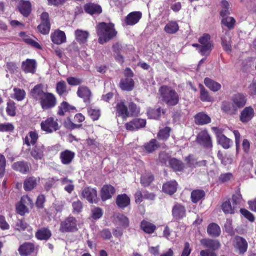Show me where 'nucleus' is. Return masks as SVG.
Masks as SVG:
<instances>
[{
    "label": "nucleus",
    "mask_w": 256,
    "mask_h": 256,
    "mask_svg": "<svg viewBox=\"0 0 256 256\" xmlns=\"http://www.w3.org/2000/svg\"><path fill=\"white\" fill-rule=\"evenodd\" d=\"M96 31L98 37V42L101 44L106 43L117 34L114 24L111 22H100L96 26Z\"/></svg>",
    "instance_id": "obj_1"
},
{
    "label": "nucleus",
    "mask_w": 256,
    "mask_h": 256,
    "mask_svg": "<svg viewBox=\"0 0 256 256\" xmlns=\"http://www.w3.org/2000/svg\"><path fill=\"white\" fill-rule=\"evenodd\" d=\"M162 100L168 106L176 105L179 100L178 93L170 87L166 86H162L159 89Z\"/></svg>",
    "instance_id": "obj_2"
},
{
    "label": "nucleus",
    "mask_w": 256,
    "mask_h": 256,
    "mask_svg": "<svg viewBox=\"0 0 256 256\" xmlns=\"http://www.w3.org/2000/svg\"><path fill=\"white\" fill-rule=\"evenodd\" d=\"M78 230L77 220L74 216H68L60 224V231L62 232H76Z\"/></svg>",
    "instance_id": "obj_3"
},
{
    "label": "nucleus",
    "mask_w": 256,
    "mask_h": 256,
    "mask_svg": "<svg viewBox=\"0 0 256 256\" xmlns=\"http://www.w3.org/2000/svg\"><path fill=\"white\" fill-rule=\"evenodd\" d=\"M172 216L174 221H179L186 216V206L179 202H176L172 209Z\"/></svg>",
    "instance_id": "obj_4"
},
{
    "label": "nucleus",
    "mask_w": 256,
    "mask_h": 256,
    "mask_svg": "<svg viewBox=\"0 0 256 256\" xmlns=\"http://www.w3.org/2000/svg\"><path fill=\"white\" fill-rule=\"evenodd\" d=\"M199 42L201 44L200 49L199 52L201 54L208 56L212 50V45L210 41V36L205 34L198 39Z\"/></svg>",
    "instance_id": "obj_5"
},
{
    "label": "nucleus",
    "mask_w": 256,
    "mask_h": 256,
    "mask_svg": "<svg viewBox=\"0 0 256 256\" xmlns=\"http://www.w3.org/2000/svg\"><path fill=\"white\" fill-rule=\"evenodd\" d=\"M43 110H48L54 107L56 104V99L52 93L46 92L39 100Z\"/></svg>",
    "instance_id": "obj_6"
},
{
    "label": "nucleus",
    "mask_w": 256,
    "mask_h": 256,
    "mask_svg": "<svg viewBox=\"0 0 256 256\" xmlns=\"http://www.w3.org/2000/svg\"><path fill=\"white\" fill-rule=\"evenodd\" d=\"M233 246L236 250H238L239 254H244L247 250L248 244L242 237L236 236L233 241Z\"/></svg>",
    "instance_id": "obj_7"
},
{
    "label": "nucleus",
    "mask_w": 256,
    "mask_h": 256,
    "mask_svg": "<svg viewBox=\"0 0 256 256\" xmlns=\"http://www.w3.org/2000/svg\"><path fill=\"white\" fill-rule=\"evenodd\" d=\"M42 130L48 133H52L58 130V124L56 120L53 118H48L40 124Z\"/></svg>",
    "instance_id": "obj_8"
},
{
    "label": "nucleus",
    "mask_w": 256,
    "mask_h": 256,
    "mask_svg": "<svg viewBox=\"0 0 256 256\" xmlns=\"http://www.w3.org/2000/svg\"><path fill=\"white\" fill-rule=\"evenodd\" d=\"M41 23L38 26V31L44 34H47L49 33L50 28V24L49 20L48 13L44 12L40 16Z\"/></svg>",
    "instance_id": "obj_9"
},
{
    "label": "nucleus",
    "mask_w": 256,
    "mask_h": 256,
    "mask_svg": "<svg viewBox=\"0 0 256 256\" xmlns=\"http://www.w3.org/2000/svg\"><path fill=\"white\" fill-rule=\"evenodd\" d=\"M29 202L31 204H32V200L28 196H22L21 198L20 202L18 203L16 206V212L22 216H24L26 213L28 212V209L26 206Z\"/></svg>",
    "instance_id": "obj_10"
},
{
    "label": "nucleus",
    "mask_w": 256,
    "mask_h": 256,
    "mask_svg": "<svg viewBox=\"0 0 256 256\" xmlns=\"http://www.w3.org/2000/svg\"><path fill=\"white\" fill-rule=\"evenodd\" d=\"M197 142L205 148H209L212 146L211 138L206 130L200 132L197 136Z\"/></svg>",
    "instance_id": "obj_11"
},
{
    "label": "nucleus",
    "mask_w": 256,
    "mask_h": 256,
    "mask_svg": "<svg viewBox=\"0 0 256 256\" xmlns=\"http://www.w3.org/2000/svg\"><path fill=\"white\" fill-rule=\"evenodd\" d=\"M216 134L218 143L224 148H228L232 142L231 140L222 134V131L217 128H213Z\"/></svg>",
    "instance_id": "obj_12"
},
{
    "label": "nucleus",
    "mask_w": 256,
    "mask_h": 256,
    "mask_svg": "<svg viewBox=\"0 0 256 256\" xmlns=\"http://www.w3.org/2000/svg\"><path fill=\"white\" fill-rule=\"evenodd\" d=\"M82 195L91 204L97 202V192L94 188L90 187L85 188L82 191Z\"/></svg>",
    "instance_id": "obj_13"
},
{
    "label": "nucleus",
    "mask_w": 256,
    "mask_h": 256,
    "mask_svg": "<svg viewBox=\"0 0 256 256\" xmlns=\"http://www.w3.org/2000/svg\"><path fill=\"white\" fill-rule=\"evenodd\" d=\"M35 246L31 242H24L20 244L18 251L21 256H28L34 252Z\"/></svg>",
    "instance_id": "obj_14"
},
{
    "label": "nucleus",
    "mask_w": 256,
    "mask_h": 256,
    "mask_svg": "<svg viewBox=\"0 0 256 256\" xmlns=\"http://www.w3.org/2000/svg\"><path fill=\"white\" fill-rule=\"evenodd\" d=\"M200 242L202 245L205 248H208L212 252L218 250L221 246L220 241L217 240L202 238Z\"/></svg>",
    "instance_id": "obj_15"
},
{
    "label": "nucleus",
    "mask_w": 256,
    "mask_h": 256,
    "mask_svg": "<svg viewBox=\"0 0 256 256\" xmlns=\"http://www.w3.org/2000/svg\"><path fill=\"white\" fill-rule=\"evenodd\" d=\"M116 116H120L124 120L130 116V113L127 106L125 104L124 100H121L116 104Z\"/></svg>",
    "instance_id": "obj_16"
},
{
    "label": "nucleus",
    "mask_w": 256,
    "mask_h": 256,
    "mask_svg": "<svg viewBox=\"0 0 256 256\" xmlns=\"http://www.w3.org/2000/svg\"><path fill=\"white\" fill-rule=\"evenodd\" d=\"M146 120L144 119L135 118L126 124L128 130H134L145 126Z\"/></svg>",
    "instance_id": "obj_17"
},
{
    "label": "nucleus",
    "mask_w": 256,
    "mask_h": 256,
    "mask_svg": "<svg viewBox=\"0 0 256 256\" xmlns=\"http://www.w3.org/2000/svg\"><path fill=\"white\" fill-rule=\"evenodd\" d=\"M52 236V232L48 227H42L38 228L36 232L35 236L38 240H48Z\"/></svg>",
    "instance_id": "obj_18"
},
{
    "label": "nucleus",
    "mask_w": 256,
    "mask_h": 256,
    "mask_svg": "<svg viewBox=\"0 0 256 256\" xmlns=\"http://www.w3.org/2000/svg\"><path fill=\"white\" fill-rule=\"evenodd\" d=\"M75 154L74 152L66 150L60 153V158L62 163L65 165L70 164L73 160Z\"/></svg>",
    "instance_id": "obj_19"
},
{
    "label": "nucleus",
    "mask_w": 256,
    "mask_h": 256,
    "mask_svg": "<svg viewBox=\"0 0 256 256\" xmlns=\"http://www.w3.org/2000/svg\"><path fill=\"white\" fill-rule=\"evenodd\" d=\"M114 188L111 185H104L100 191V196L102 201H106L110 198L115 193Z\"/></svg>",
    "instance_id": "obj_20"
},
{
    "label": "nucleus",
    "mask_w": 256,
    "mask_h": 256,
    "mask_svg": "<svg viewBox=\"0 0 256 256\" xmlns=\"http://www.w3.org/2000/svg\"><path fill=\"white\" fill-rule=\"evenodd\" d=\"M254 114L253 108L251 106H246L241 112L240 120L242 122H247L253 118Z\"/></svg>",
    "instance_id": "obj_21"
},
{
    "label": "nucleus",
    "mask_w": 256,
    "mask_h": 256,
    "mask_svg": "<svg viewBox=\"0 0 256 256\" xmlns=\"http://www.w3.org/2000/svg\"><path fill=\"white\" fill-rule=\"evenodd\" d=\"M78 96L82 98L85 102H89L92 96L90 90L86 86H82L78 88Z\"/></svg>",
    "instance_id": "obj_22"
},
{
    "label": "nucleus",
    "mask_w": 256,
    "mask_h": 256,
    "mask_svg": "<svg viewBox=\"0 0 256 256\" xmlns=\"http://www.w3.org/2000/svg\"><path fill=\"white\" fill-rule=\"evenodd\" d=\"M142 16V14L140 12H131L126 16L125 22L127 25L132 26L137 24Z\"/></svg>",
    "instance_id": "obj_23"
},
{
    "label": "nucleus",
    "mask_w": 256,
    "mask_h": 256,
    "mask_svg": "<svg viewBox=\"0 0 256 256\" xmlns=\"http://www.w3.org/2000/svg\"><path fill=\"white\" fill-rule=\"evenodd\" d=\"M50 38L52 42L56 44H60L66 40L65 33L60 30H56L52 33Z\"/></svg>",
    "instance_id": "obj_24"
},
{
    "label": "nucleus",
    "mask_w": 256,
    "mask_h": 256,
    "mask_svg": "<svg viewBox=\"0 0 256 256\" xmlns=\"http://www.w3.org/2000/svg\"><path fill=\"white\" fill-rule=\"evenodd\" d=\"M36 62L34 60L27 59L23 62L22 65V70L26 73H34L36 72Z\"/></svg>",
    "instance_id": "obj_25"
},
{
    "label": "nucleus",
    "mask_w": 256,
    "mask_h": 256,
    "mask_svg": "<svg viewBox=\"0 0 256 256\" xmlns=\"http://www.w3.org/2000/svg\"><path fill=\"white\" fill-rule=\"evenodd\" d=\"M232 100L234 103L235 106L238 109L245 106L246 98L243 94L238 93L232 96Z\"/></svg>",
    "instance_id": "obj_26"
},
{
    "label": "nucleus",
    "mask_w": 256,
    "mask_h": 256,
    "mask_svg": "<svg viewBox=\"0 0 256 256\" xmlns=\"http://www.w3.org/2000/svg\"><path fill=\"white\" fill-rule=\"evenodd\" d=\"M116 202L118 208H124L130 204V198L125 194H118L116 196Z\"/></svg>",
    "instance_id": "obj_27"
},
{
    "label": "nucleus",
    "mask_w": 256,
    "mask_h": 256,
    "mask_svg": "<svg viewBox=\"0 0 256 256\" xmlns=\"http://www.w3.org/2000/svg\"><path fill=\"white\" fill-rule=\"evenodd\" d=\"M208 234L213 238H216L220 236L221 230L220 226L214 222L210 223L207 227Z\"/></svg>",
    "instance_id": "obj_28"
},
{
    "label": "nucleus",
    "mask_w": 256,
    "mask_h": 256,
    "mask_svg": "<svg viewBox=\"0 0 256 256\" xmlns=\"http://www.w3.org/2000/svg\"><path fill=\"white\" fill-rule=\"evenodd\" d=\"M140 228L145 233L152 234L155 232L156 227L154 224L144 220L140 222Z\"/></svg>",
    "instance_id": "obj_29"
},
{
    "label": "nucleus",
    "mask_w": 256,
    "mask_h": 256,
    "mask_svg": "<svg viewBox=\"0 0 256 256\" xmlns=\"http://www.w3.org/2000/svg\"><path fill=\"white\" fill-rule=\"evenodd\" d=\"M44 145H36L32 150L30 154L35 160H42L44 156Z\"/></svg>",
    "instance_id": "obj_30"
},
{
    "label": "nucleus",
    "mask_w": 256,
    "mask_h": 256,
    "mask_svg": "<svg viewBox=\"0 0 256 256\" xmlns=\"http://www.w3.org/2000/svg\"><path fill=\"white\" fill-rule=\"evenodd\" d=\"M177 185L175 180L166 182L162 186V191L166 194L172 195L176 192Z\"/></svg>",
    "instance_id": "obj_31"
},
{
    "label": "nucleus",
    "mask_w": 256,
    "mask_h": 256,
    "mask_svg": "<svg viewBox=\"0 0 256 256\" xmlns=\"http://www.w3.org/2000/svg\"><path fill=\"white\" fill-rule=\"evenodd\" d=\"M31 6L28 1L21 0L18 6L20 12L24 16H28L30 12Z\"/></svg>",
    "instance_id": "obj_32"
},
{
    "label": "nucleus",
    "mask_w": 256,
    "mask_h": 256,
    "mask_svg": "<svg viewBox=\"0 0 256 256\" xmlns=\"http://www.w3.org/2000/svg\"><path fill=\"white\" fill-rule=\"evenodd\" d=\"M84 10L86 12L90 14H100L102 12V9L100 5L90 3L85 5Z\"/></svg>",
    "instance_id": "obj_33"
},
{
    "label": "nucleus",
    "mask_w": 256,
    "mask_h": 256,
    "mask_svg": "<svg viewBox=\"0 0 256 256\" xmlns=\"http://www.w3.org/2000/svg\"><path fill=\"white\" fill-rule=\"evenodd\" d=\"M46 92L43 90L42 84L36 85L31 90V94L32 98L40 100Z\"/></svg>",
    "instance_id": "obj_34"
},
{
    "label": "nucleus",
    "mask_w": 256,
    "mask_h": 256,
    "mask_svg": "<svg viewBox=\"0 0 256 256\" xmlns=\"http://www.w3.org/2000/svg\"><path fill=\"white\" fill-rule=\"evenodd\" d=\"M120 86L124 90L130 91L134 87V81L132 78L122 79L120 82Z\"/></svg>",
    "instance_id": "obj_35"
},
{
    "label": "nucleus",
    "mask_w": 256,
    "mask_h": 256,
    "mask_svg": "<svg viewBox=\"0 0 256 256\" xmlns=\"http://www.w3.org/2000/svg\"><path fill=\"white\" fill-rule=\"evenodd\" d=\"M222 110L226 113L230 114H234L238 111V108L234 106V103L224 102L222 103Z\"/></svg>",
    "instance_id": "obj_36"
},
{
    "label": "nucleus",
    "mask_w": 256,
    "mask_h": 256,
    "mask_svg": "<svg viewBox=\"0 0 256 256\" xmlns=\"http://www.w3.org/2000/svg\"><path fill=\"white\" fill-rule=\"evenodd\" d=\"M222 210L226 214H234L236 210V206L232 205L230 200L224 202L221 206Z\"/></svg>",
    "instance_id": "obj_37"
},
{
    "label": "nucleus",
    "mask_w": 256,
    "mask_h": 256,
    "mask_svg": "<svg viewBox=\"0 0 256 256\" xmlns=\"http://www.w3.org/2000/svg\"><path fill=\"white\" fill-rule=\"evenodd\" d=\"M206 196L205 192L202 190H194L190 194L192 202L194 204H196L202 198Z\"/></svg>",
    "instance_id": "obj_38"
},
{
    "label": "nucleus",
    "mask_w": 256,
    "mask_h": 256,
    "mask_svg": "<svg viewBox=\"0 0 256 256\" xmlns=\"http://www.w3.org/2000/svg\"><path fill=\"white\" fill-rule=\"evenodd\" d=\"M196 123L198 124H208L210 122V118L206 114L203 112H199L195 117Z\"/></svg>",
    "instance_id": "obj_39"
},
{
    "label": "nucleus",
    "mask_w": 256,
    "mask_h": 256,
    "mask_svg": "<svg viewBox=\"0 0 256 256\" xmlns=\"http://www.w3.org/2000/svg\"><path fill=\"white\" fill-rule=\"evenodd\" d=\"M169 164L172 170L176 172L182 171L184 168L183 162L176 158H170L169 160Z\"/></svg>",
    "instance_id": "obj_40"
},
{
    "label": "nucleus",
    "mask_w": 256,
    "mask_h": 256,
    "mask_svg": "<svg viewBox=\"0 0 256 256\" xmlns=\"http://www.w3.org/2000/svg\"><path fill=\"white\" fill-rule=\"evenodd\" d=\"M12 167L16 170L24 173L29 170L30 166L26 162L20 161L14 162Z\"/></svg>",
    "instance_id": "obj_41"
},
{
    "label": "nucleus",
    "mask_w": 256,
    "mask_h": 256,
    "mask_svg": "<svg viewBox=\"0 0 256 256\" xmlns=\"http://www.w3.org/2000/svg\"><path fill=\"white\" fill-rule=\"evenodd\" d=\"M204 82L205 85L213 92H217L221 88V85L220 84L208 78H205Z\"/></svg>",
    "instance_id": "obj_42"
},
{
    "label": "nucleus",
    "mask_w": 256,
    "mask_h": 256,
    "mask_svg": "<svg viewBox=\"0 0 256 256\" xmlns=\"http://www.w3.org/2000/svg\"><path fill=\"white\" fill-rule=\"evenodd\" d=\"M184 160L186 162V165L188 167L192 168L196 167V165L202 166L205 165L206 164V162L204 160L198 162L192 155H189L185 157Z\"/></svg>",
    "instance_id": "obj_43"
},
{
    "label": "nucleus",
    "mask_w": 256,
    "mask_h": 256,
    "mask_svg": "<svg viewBox=\"0 0 256 256\" xmlns=\"http://www.w3.org/2000/svg\"><path fill=\"white\" fill-rule=\"evenodd\" d=\"M76 40L80 44H84L87 42L89 34L86 31L77 30L75 32Z\"/></svg>",
    "instance_id": "obj_44"
},
{
    "label": "nucleus",
    "mask_w": 256,
    "mask_h": 256,
    "mask_svg": "<svg viewBox=\"0 0 256 256\" xmlns=\"http://www.w3.org/2000/svg\"><path fill=\"white\" fill-rule=\"evenodd\" d=\"M222 44L225 51L228 52H231V38L228 34L226 33L222 38Z\"/></svg>",
    "instance_id": "obj_45"
},
{
    "label": "nucleus",
    "mask_w": 256,
    "mask_h": 256,
    "mask_svg": "<svg viewBox=\"0 0 256 256\" xmlns=\"http://www.w3.org/2000/svg\"><path fill=\"white\" fill-rule=\"evenodd\" d=\"M20 36L22 38L24 42L26 44L38 49H41L40 46L36 41L30 38V36H26L24 32H20Z\"/></svg>",
    "instance_id": "obj_46"
},
{
    "label": "nucleus",
    "mask_w": 256,
    "mask_h": 256,
    "mask_svg": "<svg viewBox=\"0 0 256 256\" xmlns=\"http://www.w3.org/2000/svg\"><path fill=\"white\" fill-rule=\"evenodd\" d=\"M20 36L22 38L24 42L26 44L38 49H41L40 46L36 41L30 38V36H26L24 32H20Z\"/></svg>",
    "instance_id": "obj_47"
},
{
    "label": "nucleus",
    "mask_w": 256,
    "mask_h": 256,
    "mask_svg": "<svg viewBox=\"0 0 256 256\" xmlns=\"http://www.w3.org/2000/svg\"><path fill=\"white\" fill-rule=\"evenodd\" d=\"M179 30V26L176 22L172 21L168 22L164 28V30L168 34L176 33Z\"/></svg>",
    "instance_id": "obj_48"
},
{
    "label": "nucleus",
    "mask_w": 256,
    "mask_h": 256,
    "mask_svg": "<svg viewBox=\"0 0 256 256\" xmlns=\"http://www.w3.org/2000/svg\"><path fill=\"white\" fill-rule=\"evenodd\" d=\"M38 138V134L34 132H30L25 137L24 144L28 146L31 144L34 145Z\"/></svg>",
    "instance_id": "obj_49"
},
{
    "label": "nucleus",
    "mask_w": 256,
    "mask_h": 256,
    "mask_svg": "<svg viewBox=\"0 0 256 256\" xmlns=\"http://www.w3.org/2000/svg\"><path fill=\"white\" fill-rule=\"evenodd\" d=\"M144 146L146 151L152 152L159 147V144L156 139H152L148 142L145 144Z\"/></svg>",
    "instance_id": "obj_50"
},
{
    "label": "nucleus",
    "mask_w": 256,
    "mask_h": 256,
    "mask_svg": "<svg viewBox=\"0 0 256 256\" xmlns=\"http://www.w3.org/2000/svg\"><path fill=\"white\" fill-rule=\"evenodd\" d=\"M34 177H28L24 182V188L26 191L32 190L36 185V181Z\"/></svg>",
    "instance_id": "obj_51"
},
{
    "label": "nucleus",
    "mask_w": 256,
    "mask_h": 256,
    "mask_svg": "<svg viewBox=\"0 0 256 256\" xmlns=\"http://www.w3.org/2000/svg\"><path fill=\"white\" fill-rule=\"evenodd\" d=\"M242 196L240 194V188H238L235 192L234 194L232 195V204L236 206V208H238V206L241 202L242 200Z\"/></svg>",
    "instance_id": "obj_52"
},
{
    "label": "nucleus",
    "mask_w": 256,
    "mask_h": 256,
    "mask_svg": "<svg viewBox=\"0 0 256 256\" xmlns=\"http://www.w3.org/2000/svg\"><path fill=\"white\" fill-rule=\"evenodd\" d=\"M62 184L64 186V189L68 193H71L74 189V186L72 184V181L68 179L67 177H64L62 180Z\"/></svg>",
    "instance_id": "obj_53"
},
{
    "label": "nucleus",
    "mask_w": 256,
    "mask_h": 256,
    "mask_svg": "<svg viewBox=\"0 0 256 256\" xmlns=\"http://www.w3.org/2000/svg\"><path fill=\"white\" fill-rule=\"evenodd\" d=\"M200 98L202 102H212V98L209 96L208 92L202 86L200 91Z\"/></svg>",
    "instance_id": "obj_54"
},
{
    "label": "nucleus",
    "mask_w": 256,
    "mask_h": 256,
    "mask_svg": "<svg viewBox=\"0 0 256 256\" xmlns=\"http://www.w3.org/2000/svg\"><path fill=\"white\" fill-rule=\"evenodd\" d=\"M170 128L169 127H165L160 129L158 134V136L160 140H166L170 136Z\"/></svg>",
    "instance_id": "obj_55"
},
{
    "label": "nucleus",
    "mask_w": 256,
    "mask_h": 256,
    "mask_svg": "<svg viewBox=\"0 0 256 256\" xmlns=\"http://www.w3.org/2000/svg\"><path fill=\"white\" fill-rule=\"evenodd\" d=\"M16 226L19 231L25 230L28 228H30V231L32 230V228L28 226L24 219H18L16 224Z\"/></svg>",
    "instance_id": "obj_56"
},
{
    "label": "nucleus",
    "mask_w": 256,
    "mask_h": 256,
    "mask_svg": "<svg viewBox=\"0 0 256 256\" xmlns=\"http://www.w3.org/2000/svg\"><path fill=\"white\" fill-rule=\"evenodd\" d=\"M235 22V20L232 17L230 16H227L222 20V24L228 27L229 29H232L234 28Z\"/></svg>",
    "instance_id": "obj_57"
},
{
    "label": "nucleus",
    "mask_w": 256,
    "mask_h": 256,
    "mask_svg": "<svg viewBox=\"0 0 256 256\" xmlns=\"http://www.w3.org/2000/svg\"><path fill=\"white\" fill-rule=\"evenodd\" d=\"M147 114L149 118L157 119L160 114V108L156 109L148 108L147 111Z\"/></svg>",
    "instance_id": "obj_58"
},
{
    "label": "nucleus",
    "mask_w": 256,
    "mask_h": 256,
    "mask_svg": "<svg viewBox=\"0 0 256 256\" xmlns=\"http://www.w3.org/2000/svg\"><path fill=\"white\" fill-rule=\"evenodd\" d=\"M14 98L20 101L24 99L26 96V92L24 90L18 88H14Z\"/></svg>",
    "instance_id": "obj_59"
},
{
    "label": "nucleus",
    "mask_w": 256,
    "mask_h": 256,
    "mask_svg": "<svg viewBox=\"0 0 256 256\" xmlns=\"http://www.w3.org/2000/svg\"><path fill=\"white\" fill-rule=\"evenodd\" d=\"M56 90L60 95H62L66 92V84L65 82L62 80L58 82L56 86Z\"/></svg>",
    "instance_id": "obj_60"
},
{
    "label": "nucleus",
    "mask_w": 256,
    "mask_h": 256,
    "mask_svg": "<svg viewBox=\"0 0 256 256\" xmlns=\"http://www.w3.org/2000/svg\"><path fill=\"white\" fill-rule=\"evenodd\" d=\"M128 109L130 116H137L140 112V108L137 106L136 104L133 102L128 104Z\"/></svg>",
    "instance_id": "obj_61"
},
{
    "label": "nucleus",
    "mask_w": 256,
    "mask_h": 256,
    "mask_svg": "<svg viewBox=\"0 0 256 256\" xmlns=\"http://www.w3.org/2000/svg\"><path fill=\"white\" fill-rule=\"evenodd\" d=\"M70 108L72 109L73 108H71L68 102H64L59 106L58 113L60 116H63L66 112Z\"/></svg>",
    "instance_id": "obj_62"
},
{
    "label": "nucleus",
    "mask_w": 256,
    "mask_h": 256,
    "mask_svg": "<svg viewBox=\"0 0 256 256\" xmlns=\"http://www.w3.org/2000/svg\"><path fill=\"white\" fill-rule=\"evenodd\" d=\"M72 206L74 214H78L80 212L83 208L82 204L80 200L74 202L72 204Z\"/></svg>",
    "instance_id": "obj_63"
},
{
    "label": "nucleus",
    "mask_w": 256,
    "mask_h": 256,
    "mask_svg": "<svg viewBox=\"0 0 256 256\" xmlns=\"http://www.w3.org/2000/svg\"><path fill=\"white\" fill-rule=\"evenodd\" d=\"M7 114L10 116H14L16 114V106L14 102L10 101L8 102L6 109Z\"/></svg>",
    "instance_id": "obj_64"
}]
</instances>
